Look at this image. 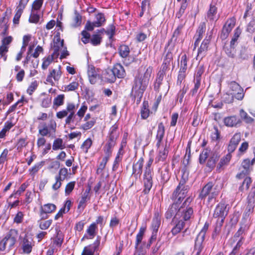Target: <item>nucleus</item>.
Masks as SVG:
<instances>
[{
	"instance_id": "1",
	"label": "nucleus",
	"mask_w": 255,
	"mask_h": 255,
	"mask_svg": "<svg viewBox=\"0 0 255 255\" xmlns=\"http://www.w3.org/2000/svg\"><path fill=\"white\" fill-rule=\"evenodd\" d=\"M192 201V198L188 197L183 203L173 202L165 213L166 218H173V221L175 222L178 220L184 221L190 219L193 213L192 208L190 206Z\"/></svg>"
},
{
	"instance_id": "2",
	"label": "nucleus",
	"mask_w": 255,
	"mask_h": 255,
	"mask_svg": "<svg viewBox=\"0 0 255 255\" xmlns=\"http://www.w3.org/2000/svg\"><path fill=\"white\" fill-rule=\"evenodd\" d=\"M181 172L182 173V178L176 190L172 194V200L174 202L177 201L178 203H182L181 200L185 197L188 192V188L185 186V183L188 180L189 172L187 171L186 167L182 169Z\"/></svg>"
},
{
	"instance_id": "3",
	"label": "nucleus",
	"mask_w": 255,
	"mask_h": 255,
	"mask_svg": "<svg viewBox=\"0 0 255 255\" xmlns=\"http://www.w3.org/2000/svg\"><path fill=\"white\" fill-rule=\"evenodd\" d=\"M147 85L148 83L142 79V76L135 77L131 90V94L136 98L137 103L140 102Z\"/></svg>"
},
{
	"instance_id": "4",
	"label": "nucleus",
	"mask_w": 255,
	"mask_h": 255,
	"mask_svg": "<svg viewBox=\"0 0 255 255\" xmlns=\"http://www.w3.org/2000/svg\"><path fill=\"white\" fill-rule=\"evenodd\" d=\"M207 158L208 159L207 162V166L210 169H213L219 158V155L215 152L211 151L210 149H204L200 154V163L201 164L204 163Z\"/></svg>"
},
{
	"instance_id": "5",
	"label": "nucleus",
	"mask_w": 255,
	"mask_h": 255,
	"mask_svg": "<svg viewBox=\"0 0 255 255\" xmlns=\"http://www.w3.org/2000/svg\"><path fill=\"white\" fill-rule=\"evenodd\" d=\"M153 159L152 157H150L146 164L143 179V182L144 187L143 192L144 193V194L148 193L152 186L153 171L151 168V166L153 163Z\"/></svg>"
},
{
	"instance_id": "6",
	"label": "nucleus",
	"mask_w": 255,
	"mask_h": 255,
	"mask_svg": "<svg viewBox=\"0 0 255 255\" xmlns=\"http://www.w3.org/2000/svg\"><path fill=\"white\" fill-rule=\"evenodd\" d=\"M16 233V230H11L0 241V251L9 252L13 249L16 242V238L13 235Z\"/></svg>"
},
{
	"instance_id": "7",
	"label": "nucleus",
	"mask_w": 255,
	"mask_h": 255,
	"mask_svg": "<svg viewBox=\"0 0 255 255\" xmlns=\"http://www.w3.org/2000/svg\"><path fill=\"white\" fill-rule=\"evenodd\" d=\"M57 124L56 122L52 119L49 121L48 125L43 123L41 126L39 125L38 127V134L41 136H50L54 134L56 130Z\"/></svg>"
},
{
	"instance_id": "8",
	"label": "nucleus",
	"mask_w": 255,
	"mask_h": 255,
	"mask_svg": "<svg viewBox=\"0 0 255 255\" xmlns=\"http://www.w3.org/2000/svg\"><path fill=\"white\" fill-rule=\"evenodd\" d=\"M219 193V190L216 187L213 188L212 182H209L203 188L199 197L201 199L205 198L208 196V202H211L213 199H215Z\"/></svg>"
},
{
	"instance_id": "9",
	"label": "nucleus",
	"mask_w": 255,
	"mask_h": 255,
	"mask_svg": "<svg viewBox=\"0 0 255 255\" xmlns=\"http://www.w3.org/2000/svg\"><path fill=\"white\" fill-rule=\"evenodd\" d=\"M161 224V217L158 212L154 213L152 220L151 229L152 231V235L150 239L149 244L147 245L150 246L152 242L156 239L157 233Z\"/></svg>"
},
{
	"instance_id": "10",
	"label": "nucleus",
	"mask_w": 255,
	"mask_h": 255,
	"mask_svg": "<svg viewBox=\"0 0 255 255\" xmlns=\"http://www.w3.org/2000/svg\"><path fill=\"white\" fill-rule=\"evenodd\" d=\"M157 148L158 151L155 158V164H157L158 166H161L166 163L168 154V147L166 143L164 146H161Z\"/></svg>"
},
{
	"instance_id": "11",
	"label": "nucleus",
	"mask_w": 255,
	"mask_h": 255,
	"mask_svg": "<svg viewBox=\"0 0 255 255\" xmlns=\"http://www.w3.org/2000/svg\"><path fill=\"white\" fill-rule=\"evenodd\" d=\"M255 161V158H254L252 161L249 159L244 160L241 165V168H243V169L240 173L237 175V178L241 179L244 178L247 174H249V173L253 169V165Z\"/></svg>"
},
{
	"instance_id": "12",
	"label": "nucleus",
	"mask_w": 255,
	"mask_h": 255,
	"mask_svg": "<svg viewBox=\"0 0 255 255\" xmlns=\"http://www.w3.org/2000/svg\"><path fill=\"white\" fill-rule=\"evenodd\" d=\"M34 47V45L29 46L27 51V56L24 61H23L24 66H25L29 63L32 57L35 59L37 58L40 53L43 52V50L42 47L39 45H38L35 49L34 52H33Z\"/></svg>"
},
{
	"instance_id": "13",
	"label": "nucleus",
	"mask_w": 255,
	"mask_h": 255,
	"mask_svg": "<svg viewBox=\"0 0 255 255\" xmlns=\"http://www.w3.org/2000/svg\"><path fill=\"white\" fill-rule=\"evenodd\" d=\"M229 92L236 99L241 100L244 96V91L242 87L236 82L233 81L229 84Z\"/></svg>"
},
{
	"instance_id": "14",
	"label": "nucleus",
	"mask_w": 255,
	"mask_h": 255,
	"mask_svg": "<svg viewBox=\"0 0 255 255\" xmlns=\"http://www.w3.org/2000/svg\"><path fill=\"white\" fill-rule=\"evenodd\" d=\"M64 40H61L59 34L55 35L53 38V42L51 48L53 50L52 54L57 58L59 55V51L63 48Z\"/></svg>"
},
{
	"instance_id": "15",
	"label": "nucleus",
	"mask_w": 255,
	"mask_h": 255,
	"mask_svg": "<svg viewBox=\"0 0 255 255\" xmlns=\"http://www.w3.org/2000/svg\"><path fill=\"white\" fill-rule=\"evenodd\" d=\"M100 241L101 237L98 236L93 244L86 246L84 248L81 255H94V252L98 250Z\"/></svg>"
},
{
	"instance_id": "16",
	"label": "nucleus",
	"mask_w": 255,
	"mask_h": 255,
	"mask_svg": "<svg viewBox=\"0 0 255 255\" xmlns=\"http://www.w3.org/2000/svg\"><path fill=\"white\" fill-rule=\"evenodd\" d=\"M56 209V205L52 203H48L41 206L40 209L41 219H47L48 217V214L53 212Z\"/></svg>"
},
{
	"instance_id": "17",
	"label": "nucleus",
	"mask_w": 255,
	"mask_h": 255,
	"mask_svg": "<svg viewBox=\"0 0 255 255\" xmlns=\"http://www.w3.org/2000/svg\"><path fill=\"white\" fill-rule=\"evenodd\" d=\"M78 106V105H76L73 103H67L65 110L59 111L56 113L57 118L61 119L66 117L68 113L75 114V111L77 109Z\"/></svg>"
},
{
	"instance_id": "18",
	"label": "nucleus",
	"mask_w": 255,
	"mask_h": 255,
	"mask_svg": "<svg viewBox=\"0 0 255 255\" xmlns=\"http://www.w3.org/2000/svg\"><path fill=\"white\" fill-rule=\"evenodd\" d=\"M235 24L236 19L234 17L227 20L222 29V37L223 38H226L228 37L229 34L235 26Z\"/></svg>"
},
{
	"instance_id": "19",
	"label": "nucleus",
	"mask_w": 255,
	"mask_h": 255,
	"mask_svg": "<svg viewBox=\"0 0 255 255\" xmlns=\"http://www.w3.org/2000/svg\"><path fill=\"white\" fill-rule=\"evenodd\" d=\"M210 43V39L205 38L202 41L200 47L198 49V53L196 59L201 60L205 56L208 51V46Z\"/></svg>"
},
{
	"instance_id": "20",
	"label": "nucleus",
	"mask_w": 255,
	"mask_h": 255,
	"mask_svg": "<svg viewBox=\"0 0 255 255\" xmlns=\"http://www.w3.org/2000/svg\"><path fill=\"white\" fill-rule=\"evenodd\" d=\"M165 134V128L162 123H160L158 125L157 133L156 135V146L159 148L163 143V139Z\"/></svg>"
},
{
	"instance_id": "21",
	"label": "nucleus",
	"mask_w": 255,
	"mask_h": 255,
	"mask_svg": "<svg viewBox=\"0 0 255 255\" xmlns=\"http://www.w3.org/2000/svg\"><path fill=\"white\" fill-rule=\"evenodd\" d=\"M143 163V158L140 157L136 162L133 163V164L132 174L136 178L139 177L142 173Z\"/></svg>"
},
{
	"instance_id": "22",
	"label": "nucleus",
	"mask_w": 255,
	"mask_h": 255,
	"mask_svg": "<svg viewBox=\"0 0 255 255\" xmlns=\"http://www.w3.org/2000/svg\"><path fill=\"white\" fill-rule=\"evenodd\" d=\"M90 191V188L86 189L82 195L77 207L78 210L80 213L83 211L86 206L87 201L90 199V197L89 196Z\"/></svg>"
},
{
	"instance_id": "23",
	"label": "nucleus",
	"mask_w": 255,
	"mask_h": 255,
	"mask_svg": "<svg viewBox=\"0 0 255 255\" xmlns=\"http://www.w3.org/2000/svg\"><path fill=\"white\" fill-rule=\"evenodd\" d=\"M97 230V225H96V223H93L88 227L81 241H83L85 239H93L96 235Z\"/></svg>"
},
{
	"instance_id": "24",
	"label": "nucleus",
	"mask_w": 255,
	"mask_h": 255,
	"mask_svg": "<svg viewBox=\"0 0 255 255\" xmlns=\"http://www.w3.org/2000/svg\"><path fill=\"white\" fill-rule=\"evenodd\" d=\"M241 122V120L236 116H229L224 119V123L228 127H237Z\"/></svg>"
},
{
	"instance_id": "25",
	"label": "nucleus",
	"mask_w": 255,
	"mask_h": 255,
	"mask_svg": "<svg viewBox=\"0 0 255 255\" xmlns=\"http://www.w3.org/2000/svg\"><path fill=\"white\" fill-rule=\"evenodd\" d=\"M61 74L62 72L60 70V66H59L58 69H53L50 72L49 74L48 75L46 81L53 85V82L52 78H53L55 81H58L61 78Z\"/></svg>"
},
{
	"instance_id": "26",
	"label": "nucleus",
	"mask_w": 255,
	"mask_h": 255,
	"mask_svg": "<svg viewBox=\"0 0 255 255\" xmlns=\"http://www.w3.org/2000/svg\"><path fill=\"white\" fill-rule=\"evenodd\" d=\"M119 136L118 125L115 124L110 129L108 141L116 143Z\"/></svg>"
},
{
	"instance_id": "27",
	"label": "nucleus",
	"mask_w": 255,
	"mask_h": 255,
	"mask_svg": "<svg viewBox=\"0 0 255 255\" xmlns=\"http://www.w3.org/2000/svg\"><path fill=\"white\" fill-rule=\"evenodd\" d=\"M226 207L225 204L220 203L216 208L214 214V216L215 218H224L227 215V212L226 210Z\"/></svg>"
},
{
	"instance_id": "28",
	"label": "nucleus",
	"mask_w": 255,
	"mask_h": 255,
	"mask_svg": "<svg viewBox=\"0 0 255 255\" xmlns=\"http://www.w3.org/2000/svg\"><path fill=\"white\" fill-rule=\"evenodd\" d=\"M88 75L90 82L92 84H95L100 79V75L97 73L95 68L93 66H89Z\"/></svg>"
},
{
	"instance_id": "29",
	"label": "nucleus",
	"mask_w": 255,
	"mask_h": 255,
	"mask_svg": "<svg viewBox=\"0 0 255 255\" xmlns=\"http://www.w3.org/2000/svg\"><path fill=\"white\" fill-rule=\"evenodd\" d=\"M113 74H115L116 77L123 78L126 76L125 70L123 66L119 63L115 64L113 69Z\"/></svg>"
},
{
	"instance_id": "30",
	"label": "nucleus",
	"mask_w": 255,
	"mask_h": 255,
	"mask_svg": "<svg viewBox=\"0 0 255 255\" xmlns=\"http://www.w3.org/2000/svg\"><path fill=\"white\" fill-rule=\"evenodd\" d=\"M32 240L31 239L24 238L22 243V249L23 252L25 254H29L32 248Z\"/></svg>"
},
{
	"instance_id": "31",
	"label": "nucleus",
	"mask_w": 255,
	"mask_h": 255,
	"mask_svg": "<svg viewBox=\"0 0 255 255\" xmlns=\"http://www.w3.org/2000/svg\"><path fill=\"white\" fill-rule=\"evenodd\" d=\"M217 13V8L215 5L211 4L207 14V18L211 21L216 20L218 17Z\"/></svg>"
},
{
	"instance_id": "32",
	"label": "nucleus",
	"mask_w": 255,
	"mask_h": 255,
	"mask_svg": "<svg viewBox=\"0 0 255 255\" xmlns=\"http://www.w3.org/2000/svg\"><path fill=\"white\" fill-rule=\"evenodd\" d=\"M25 7L18 4L15 9V14L13 18V23L14 24H18L19 23L20 17L23 12V9Z\"/></svg>"
},
{
	"instance_id": "33",
	"label": "nucleus",
	"mask_w": 255,
	"mask_h": 255,
	"mask_svg": "<svg viewBox=\"0 0 255 255\" xmlns=\"http://www.w3.org/2000/svg\"><path fill=\"white\" fill-rule=\"evenodd\" d=\"M205 239L197 237L195 242L194 250L196 251V255H200L202 252L203 246L202 245L203 242Z\"/></svg>"
},
{
	"instance_id": "34",
	"label": "nucleus",
	"mask_w": 255,
	"mask_h": 255,
	"mask_svg": "<svg viewBox=\"0 0 255 255\" xmlns=\"http://www.w3.org/2000/svg\"><path fill=\"white\" fill-rule=\"evenodd\" d=\"M14 123L11 121H8L4 123L3 128L0 131V138H3L6 134L7 131H8L11 128L14 126Z\"/></svg>"
},
{
	"instance_id": "35",
	"label": "nucleus",
	"mask_w": 255,
	"mask_h": 255,
	"mask_svg": "<svg viewBox=\"0 0 255 255\" xmlns=\"http://www.w3.org/2000/svg\"><path fill=\"white\" fill-rule=\"evenodd\" d=\"M175 226L171 230V233L175 236L179 233L184 226V222L182 220H178L176 222Z\"/></svg>"
},
{
	"instance_id": "36",
	"label": "nucleus",
	"mask_w": 255,
	"mask_h": 255,
	"mask_svg": "<svg viewBox=\"0 0 255 255\" xmlns=\"http://www.w3.org/2000/svg\"><path fill=\"white\" fill-rule=\"evenodd\" d=\"M44 96V98L41 100V106L45 108L49 107L51 104L52 98L44 93L41 94V96Z\"/></svg>"
},
{
	"instance_id": "37",
	"label": "nucleus",
	"mask_w": 255,
	"mask_h": 255,
	"mask_svg": "<svg viewBox=\"0 0 255 255\" xmlns=\"http://www.w3.org/2000/svg\"><path fill=\"white\" fill-rule=\"evenodd\" d=\"M96 118L93 117L90 120L85 121V123L81 126V128L84 130L91 129L95 125L96 123Z\"/></svg>"
},
{
	"instance_id": "38",
	"label": "nucleus",
	"mask_w": 255,
	"mask_h": 255,
	"mask_svg": "<svg viewBox=\"0 0 255 255\" xmlns=\"http://www.w3.org/2000/svg\"><path fill=\"white\" fill-rule=\"evenodd\" d=\"M148 108V102L147 101H144L141 109V116L143 119H147L149 115V110Z\"/></svg>"
},
{
	"instance_id": "39",
	"label": "nucleus",
	"mask_w": 255,
	"mask_h": 255,
	"mask_svg": "<svg viewBox=\"0 0 255 255\" xmlns=\"http://www.w3.org/2000/svg\"><path fill=\"white\" fill-rule=\"evenodd\" d=\"M116 145V143L108 141L104 147V151L106 156L110 157L112 152V149Z\"/></svg>"
},
{
	"instance_id": "40",
	"label": "nucleus",
	"mask_w": 255,
	"mask_h": 255,
	"mask_svg": "<svg viewBox=\"0 0 255 255\" xmlns=\"http://www.w3.org/2000/svg\"><path fill=\"white\" fill-rule=\"evenodd\" d=\"M43 164L42 162L36 163L31 168H29L28 172L31 176H34L35 174L42 168Z\"/></svg>"
},
{
	"instance_id": "41",
	"label": "nucleus",
	"mask_w": 255,
	"mask_h": 255,
	"mask_svg": "<svg viewBox=\"0 0 255 255\" xmlns=\"http://www.w3.org/2000/svg\"><path fill=\"white\" fill-rule=\"evenodd\" d=\"M64 148L65 145L63 144V140L61 138H57L54 140L52 145V149L54 150H56L59 149H62Z\"/></svg>"
},
{
	"instance_id": "42",
	"label": "nucleus",
	"mask_w": 255,
	"mask_h": 255,
	"mask_svg": "<svg viewBox=\"0 0 255 255\" xmlns=\"http://www.w3.org/2000/svg\"><path fill=\"white\" fill-rule=\"evenodd\" d=\"M96 20L94 21L95 26L96 27H98L102 26L104 23L105 22V17L104 14L102 13H99L96 15Z\"/></svg>"
},
{
	"instance_id": "43",
	"label": "nucleus",
	"mask_w": 255,
	"mask_h": 255,
	"mask_svg": "<svg viewBox=\"0 0 255 255\" xmlns=\"http://www.w3.org/2000/svg\"><path fill=\"white\" fill-rule=\"evenodd\" d=\"M55 230L57 235L54 240V244L58 246H60L63 243V235L62 232L58 228H56Z\"/></svg>"
},
{
	"instance_id": "44",
	"label": "nucleus",
	"mask_w": 255,
	"mask_h": 255,
	"mask_svg": "<svg viewBox=\"0 0 255 255\" xmlns=\"http://www.w3.org/2000/svg\"><path fill=\"white\" fill-rule=\"evenodd\" d=\"M187 4L186 3V1H184V2H183L181 3V6H180V8L179 11L177 12V13L176 14V18H177L178 19H181V22H182V20H185L182 17L183 15V14L185 12V10L187 7Z\"/></svg>"
},
{
	"instance_id": "45",
	"label": "nucleus",
	"mask_w": 255,
	"mask_h": 255,
	"mask_svg": "<svg viewBox=\"0 0 255 255\" xmlns=\"http://www.w3.org/2000/svg\"><path fill=\"white\" fill-rule=\"evenodd\" d=\"M54 58H56L55 57V56L53 55V54L49 55L46 57H44L43 59L42 68L43 69H47L49 65L51 63Z\"/></svg>"
},
{
	"instance_id": "46",
	"label": "nucleus",
	"mask_w": 255,
	"mask_h": 255,
	"mask_svg": "<svg viewBox=\"0 0 255 255\" xmlns=\"http://www.w3.org/2000/svg\"><path fill=\"white\" fill-rule=\"evenodd\" d=\"M28 141L25 138H19L16 144V147L18 151H21L22 149L25 147L27 144Z\"/></svg>"
},
{
	"instance_id": "47",
	"label": "nucleus",
	"mask_w": 255,
	"mask_h": 255,
	"mask_svg": "<svg viewBox=\"0 0 255 255\" xmlns=\"http://www.w3.org/2000/svg\"><path fill=\"white\" fill-rule=\"evenodd\" d=\"M231 158V155L230 153L227 154L226 156H223L221 159L217 166V169H219L223 166L227 165Z\"/></svg>"
},
{
	"instance_id": "48",
	"label": "nucleus",
	"mask_w": 255,
	"mask_h": 255,
	"mask_svg": "<svg viewBox=\"0 0 255 255\" xmlns=\"http://www.w3.org/2000/svg\"><path fill=\"white\" fill-rule=\"evenodd\" d=\"M119 52L121 57L123 58H126L129 53V48L127 45H121L119 48Z\"/></svg>"
},
{
	"instance_id": "49",
	"label": "nucleus",
	"mask_w": 255,
	"mask_h": 255,
	"mask_svg": "<svg viewBox=\"0 0 255 255\" xmlns=\"http://www.w3.org/2000/svg\"><path fill=\"white\" fill-rule=\"evenodd\" d=\"M241 118L248 124L252 123L254 121L253 118L250 117L248 114L243 109L240 111Z\"/></svg>"
},
{
	"instance_id": "50",
	"label": "nucleus",
	"mask_w": 255,
	"mask_h": 255,
	"mask_svg": "<svg viewBox=\"0 0 255 255\" xmlns=\"http://www.w3.org/2000/svg\"><path fill=\"white\" fill-rule=\"evenodd\" d=\"M64 98L65 97L63 94L58 95L53 100V106L58 107L63 105L64 104Z\"/></svg>"
},
{
	"instance_id": "51",
	"label": "nucleus",
	"mask_w": 255,
	"mask_h": 255,
	"mask_svg": "<svg viewBox=\"0 0 255 255\" xmlns=\"http://www.w3.org/2000/svg\"><path fill=\"white\" fill-rule=\"evenodd\" d=\"M105 77L107 81L110 83H114L116 79L115 74H113L112 69H109L106 71Z\"/></svg>"
},
{
	"instance_id": "52",
	"label": "nucleus",
	"mask_w": 255,
	"mask_h": 255,
	"mask_svg": "<svg viewBox=\"0 0 255 255\" xmlns=\"http://www.w3.org/2000/svg\"><path fill=\"white\" fill-rule=\"evenodd\" d=\"M145 231V228L141 227L140 228L139 232L136 235V246H138V245L141 243L143 235L144 234Z\"/></svg>"
},
{
	"instance_id": "53",
	"label": "nucleus",
	"mask_w": 255,
	"mask_h": 255,
	"mask_svg": "<svg viewBox=\"0 0 255 255\" xmlns=\"http://www.w3.org/2000/svg\"><path fill=\"white\" fill-rule=\"evenodd\" d=\"M241 32L242 30L239 27L235 29L233 37L230 42L231 46H234L235 42L237 41Z\"/></svg>"
},
{
	"instance_id": "54",
	"label": "nucleus",
	"mask_w": 255,
	"mask_h": 255,
	"mask_svg": "<svg viewBox=\"0 0 255 255\" xmlns=\"http://www.w3.org/2000/svg\"><path fill=\"white\" fill-rule=\"evenodd\" d=\"M52 220L39 221V228L41 230H46L50 226V225L52 224Z\"/></svg>"
},
{
	"instance_id": "55",
	"label": "nucleus",
	"mask_w": 255,
	"mask_h": 255,
	"mask_svg": "<svg viewBox=\"0 0 255 255\" xmlns=\"http://www.w3.org/2000/svg\"><path fill=\"white\" fill-rule=\"evenodd\" d=\"M165 74V73H163V72H159L158 73L157 78L156 80V83L155 84V89H158L159 88L162 83Z\"/></svg>"
},
{
	"instance_id": "56",
	"label": "nucleus",
	"mask_w": 255,
	"mask_h": 255,
	"mask_svg": "<svg viewBox=\"0 0 255 255\" xmlns=\"http://www.w3.org/2000/svg\"><path fill=\"white\" fill-rule=\"evenodd\" d=\"M87 106L85 105V104H83L78 111L76 115H77L80 118V120H81L82 118L84 117V115L87 110Z\"/></svg>"
},
{
	"instance_id": "57",
	"label": "nucleus",
	"mask_w": 255,
	"mask_h": 255,
	"mask_svg": "<svg viewBox=\"0 0 255 255\" xmlns=\"http://www.w3.org/2000/svg\"><path fill=\"white\" fill-rule=\"evenodd\" d=\"M152 68L150 66L148 67L146 69L143 76H142V79L148 83L149 78L150 77L151 74L152 73Z\"/></svg>"
},
{
	"instance_id": "58",
	"label": "nucleus",
	"mask_w": 255,
	"mask_h": 255,
	"mask_svg": "<svg viewBox=\"0 0 255 255\" xmlns=\"http://www.w3.org/2000/svg\"><path fill=\"white\" fill-rule=\"evenodd\" d=\"M38 85V83L37 81H34L31 83L28 87L27 92L29 95H31L33 92L37 89Z\"/></svg>"
},
{
	"instance_id": "59",
	"label": "nucleus",
	"mask_w": 255,
	"mask_h": 255,
	"mask_svg": "<svg viewBox=\"0 0 255 255\" xmlns=\"http://www.w3.org/2000/svg\"><path fill=\"white\" fill-rule=\"evenodd\" d=\"M8 48L9 46H4L2 45L0 46V56L3 58L4 61H6L7 58L6 54L8 52Z\"/></svg>"
},
{
	"instance_id": "60",
	"label": "nucleus",
	"mask_w": 255,
	"mask_h": 255,
	"mask_svg": "<svg viewBox=\"0 0 255 255\" xmlns=\"http://www.w3.org/2000/svg\"><path fill=\"white\" fill-rule=\"evenodd\" d=\"M235 97L229 91L223 95V100L226 103H231L233 102Z\"/></svg>"
},
{
	"instance_id": "61",
	"label": "nucleus",
	"mask_w": 255,
	"mask_h": 255,
	"mask_svg": "<svg viewBox=\"0 0 255 255\" xmlns=\"http://www.w3.org/2000/svg\"><path fill=\"white\" fill-rule=\"evenodd\" d=\"M92 144V139L90 138H88L81 145V148L84 150L86 152H87L88 149L91 146Z\"/></svg>"
},
{
	"instance_id": "62",
	"label": "nucleus",
	"mask_w": 255,
	"mask_h": 255,
	"mask_svg": "<svg viewBox=\"0 0 255 255\" xmlns=\"http://www.w3.org/2000/svg\"><path fill=\"white\" fill-rule=\"evenodd\" d=\"M241 139V134L240 132L236 133L231 139L230 142L238 145Z\"/></svg>"
},
{
	"instance_id": "63",
	"label": "nucleus",
	"mask_w": 255,
	"mask_h": 255,
	"mask_svg": "<svg viewBox=\"0 0 255 255\" xmlns=\"http://www.w3.org/2000/svg\"><path fill=\"white\" fill-rule=\"evenodd\" d=\"M75 181H71L68 183L65 187V192L66 195H69L74 188Z\"/></svg>"
},
{
	"instance_id": "64",
	"label": "nucleus",
	"mask_w": 255,
	"mask_h": 255,
	"mask_svg": "<svg viewBox=\"0 0 255 255\" xmlns=\"http://www.w3.org/2000/svg\"><path fill=\"white\" fill-rule=\"evenodd\" d=\"M204 72L203 66L200 65L197 68L196 74L195 75V80H199L201 81V77Z\"/></svg>"
}]
</instances>
